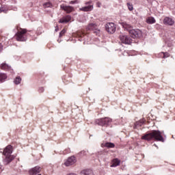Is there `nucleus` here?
Returning <instances> with one entry per match:
<instances>
[{"label":"nucleus","instance_id":"6e6552de","mask_svg":"<svg viewBox=\"0 0 175 175\" xmlns=\"http://www.w3.org/2000/svg\"><path fill=\"white\" fill-rule=\"evenodd\" d=\"M119 39L124 44H131L132 43V38L126 35H120Z\"/></svg>","mask_w":175,"mask_h":175},{"label":"nucleus","instance_id":"c9c22d12","mask_svg":"<svg viewBox=\"0 0 175 175\" xmlns=\"http://www.w3.org/2000/svg\"><path fill=\"white\" fill-rule=\"evenodd\" d=\"M0 152H2V149H0Z\"/></svg>","mask_w":175,"mask_h":175},{"label":"nucleus","instance_id":"dca6fc26","mask_svg":"<svg viewBox=\"0 0 175 175\" xmlns=\"http://www.w3.org/2000/svg\"><path fill=\"white\" fill-rule=\"evenodd\" d=\"M120 163H121V161H120L118 159H114L112 161L111 167H117V166H119Z\"/></svg>","mask_w":175,"mask_h":175},{"label":"nucleus","instance_id":"9b49d317","mask_svg":"<svg viewBox=\"0 0 175 175\" xmlns=\"http://www.w3.org/2000/svg\"><path fill=\"white\" fill-rule=\"evenodd\" d=\"M60 9H62V10H64V12H66L68 14L72 13V12H73L74 10L73 7L65 5L64 4L60 5Z\"/></svg>","mask_w":175,"mask_h":175},{"label":"nucleus","instance_id":"aec40b11","mask_svg":"<svg viewBox=\"0 0 175 175\" xmlns=\"http://www.w3.org/2000/svg\"><path fill=\"white\" fill-rule=\"evenodd\" d=\"M147 24H155L156 21L155 18L152 16L148 17L146 19Z\"/></svg>","mask_w":175,"mask_h":175},{"label":"nucleus","instance_id":"1a4fd4ad","mask_svg":"<svg viewBox=\"0 0 175 175\" xmlns=\"http://www.w3.org/2000/svg\"><path fill=\"white\" fill-rule=\"evenodd\" d=\"M75 162H77L76 157L75 156H72L68 158L64 163V165L65 166H72V165H75Z\"/></svg>","mask_w":175,"mask_h":175},{"label":"nucleus","instance_id":"b1692460","mask_svg":"<svg viewBox=\"0 0 175 175\" xmlns=\"http://www.w3.org/2000/svg\"><path fill=\"white\" fill-rule=\"evenodd\" d=\"M127 7L129 10H130V12H132V10H133V5L131 3H127Z\"/></svg>","mask_w":175,"mask_h":175},{"label":"nucleus","instance_id":"f257e3e1","mask_svg":"<svg viewBox=\"0 0 175 175\" xmlns=\"http://www.w3.org/2000/svg\"><path fill=\"white\" fill-rule=\"evenodd\" d=\"M142 139L147 140V142H150L153 139L156 140V142H161L162 143L165 142V139H163V137L159 131H152L147 133L142 137Z\"/></svg>","mask_w":175,"mask_h":175},{"label":"nucleus","instance_id":"c85d7f7f","mask_svg":"<svg viewBox=\"0 0 175 175\" xmlns=\"http://www.w3.org/2000/svg\"><path fill=\"white\" fill-rule=\"evenodd\" d=\"M66 33V30H65V29H64L59 33V38H61L62 36H64V35H65Z\"/></svg>","mask_w":175,"mask_h":175},{"label":"nucleus","instance_id":"a211bd4d","mask_svg":"<svg viewBox=\"0 0 175 175\" xmlns=\"http://www.w3.org/2000/svg\"><path fill=\"white\" fill-rule=\"evenodd\" d=\"M0 68L2 69L3 70H10L11 67L9 66V64L6 63H2L0 65Z\"/></svg>","mask_w":175,"mask_h":175},{"label":"nucleus","instance_id":"473e14b6","mask_svg":"<svg viewBox=\"0 0 175 175\" xmlns=\"http://www.w3.org/2000/svg\"><path fill=\"white\" fill-rule=\"evenodd\" d=\"M80 154H82L83 155H85V151L83 150L80 152Z\"/></svg>","mask_w":175,"mask_h":175},{"label":"nucleus","instance_id":"f704fd0d","mask_svg":"<svg viewBox=\"0 0 175 175\" xmlns=\"http://www.w3.org/2000/svg\"><path fill=\"white\" fill-rule=\"evenodd\" d=\"M154 147H158V146H157V144H154Z\"/></svg>","mask_w":175,"mask_h":175},{"label":"nucleus","instance_id":"7ed1b4c3","mask_svg":"<svg viewBox=\"0 0 175 175\" xmlns=\"http://www.w3.org/2000/svg\"><path fill=\"white\" fill-rule=\"evenodd\" d=\"M25 33H27V29H22L21 31H18L16 34V40H18V42H25V40H27Z\"/></svg>","mask_w":175,"mask_h":175},{"label":"nucleus","instance_id":"9d476101","mask_svg":"<svg viewBox=\"0 0 175 175\" xmlns=\"http://www.w3.org/2000/svg\"><path fill=\"white\" fill-rule=\"evenodd\" d=\"M40 172H42V167H40L39 166H36V167L31 168L29 171V173L30 175H36V174H39V173H40Z\"/></svg>","mask_w":175,"mask_h":175},{"label":"nucleus","instance_id":"423d86ee","mask_svg":"<svg viewBox=\"0 0 175 175\" xmlns=\"http://www.w3.org/2000/svg\"><path fill=\"white\" fill-rule=\"evenodd\" d=\"M85 7L79 8L81 12H91L94 10V4L92 3V1L85 2Z\"/></svg>","mask_w":175,"mask_h":175},{"label":"nucleus","instance_id":"39448f33","mask_svg":"<svg viewBox=\"0 0 175 175\" xmlns=\"http://www.w3.org/2000/svg\"><path fill=\"white\" fill-rule=\"evenodd\" d=\"M129 34L133 39H139L142 38L143 33H142V31L139 29H133L132 30H130Z\"/></svg>","mask_w":175,"mask_h":175},{"label":"nucleus","instance_id":"2eb2a0df","mask_svg":"<svg viewBox=\"0 0 175 175\" xmlns=\"http://www.w3.org/2000/svg\"><path fill=\"white\" fill-rule=\"evenodd\" d=\"M101 147H106L107 148H114L116 145L111 142H103L101 144Z\"/></svg>","mask_w":175,"mask_h":175},{"label":"nucleus","instance_id":"0eeeda50","mask_svg":"<svg viewBox=\"0 0 175 175\" xmlns=\"http://www.w3.org/2000/svg\"><path fill=\"white\" fill-rule=\"evenodd\" d=\"M105 29L108 33H114V32H116V29H117V27H116V25L114 23H109L106 24Z\"/></svg>","mask_w":175,"mask_h":175},{"label":"nucleus","instance_id":"412c9836","mask_svg":"<svg viewBox=\"0 0 175 175\" xmlns=\"http://www.w3.org/2000/svg\"><path fill=\"white\" fill-rule=\"evenodd\" d=\"M8 79V75L5 73H0V83H3Z\"/></svg>","mask_w":175,"mask_h":175},{"label":"nucleus","instance_id":"f8f14e48","mask_svg":"<svg viewBox=\"0 0 175 175\" xmlns=\"http://www.w3.org/2000/svg\"><path fill=\"white\" fill-rule=\"evenodd\" d=\"M122 27H123L124 31H128L129 33L131 32L133 29V27L132 25H129V23H126V22H122L120 23Z\"/></svg>","mask_w":175,"mask_h":175},{"label":"nucleus","instance_id":"e433bc0d","mask_svg":"<svg viewBox=\"0 0 175 175\" xmlns=\"http://www.w3.org/2000/svg\"><path fill=\"white\" fill-rule=\"evenodd\" d=\"M55 31H57V29H56Z\"/></svg>","mask_w":175,"mask_h":175},{"label":"nucleus","instance_id":"bb28decb","mask_svg":"<svg viewBox=\"0 0 175 175\" xmlns=\"http://www.w3.org/2000/svg\"><path fill=\"white\" fill-rule=\"evenodd\" d=\"M2 12L3 13H6V12H8V10H6V8H5V7H1L0 8V13H2Z\"/></svg>","mask_w":175,"mask_h":175},{"label":"nucleus","instance_id":"4c0bfd02","mask_svg":"<svg viewBox=\"0 0 175 175\" xmlns=\"http://www.w3.org/2000/svg\"><path fill=\"white\" fill-rule=\"evenodd\" d=\"M38 175H42V174H38Z\"/></svg>","mask_w":175,"mask_h":175},{"label":"nucleus","instance_id":"4be33fe9","mask_svg":"<svg viewBox=\"0 0 175 175\" xmlns=\"http://www.w3.org/2000/svg\"><path fill=\"white\" fill-rule=\"evenodd\" d=\"M14 84H16V85H18V84H20V83H21V77H16L15 78V79L14 80Z\"/></svg>","mask_w":175,"mask_h":175},{"label":"nucleus","instance_id":"ddd939ff","mask_svg":"<svg viewBox=\"0 0 175 175\" xmlns=\"http://www.w3.org/2000/svg\"><path fill=\"white\" fill-rule=\"evenodd\" d=\"M72 20V17L70 15H67L66 16L64 17L63 18L60 19L59 21V23L61 24H67L68 21H70Z\"/></svg>","mask_w":175,"mask_h":175},{"label":"nucleus","instance_id":"c756f323","mask_svg":"<svg viewBox=\"0 0 175 175\" xmlns=\"http://www.w3.org/2000/svg\"><path fill=\"white\" fill-rule=\"evenodd\" d=\"M39 92L42 93V92H44V88L41 87L39 88L38 90Z\"/></svg>","mask_w":175,"mask_h":175},{"label":"nucleus","instance_id":"4468645a","mask_svg":"<svg viewBox=\"0 0 175 175\" xmlns=\"http://www.w3.org/2000/svg\"><path fill=\"white\" fill-rule=\"evenodd\" d=\"M164 24L166 25H173L174 24V21L172 18L165 17L163 20Z\"/></svg>","mask_w":175,"mask_h":175},{"label":"nucleus","instance_id":"5701e85b","mask_svg":"<svg viewBox=\"0 0 175 175\" xmlns=\"http://www.w3.org/2000/svg\"><path fill=\"white\" fill-rule=\"evenodd\" d=\"M43 7L44 8V9L47 8H53V4H51V3L50 2H46L43 4Z\"/></svg>","mask_w":175,"mask_h":175},{"label":"nucleus","instance_id":"393cba45","mask_svg":"<svg viewBox=\"0 0 175 175\" xmlns=\"http://www.w3.org/2000/svg\"><path fill=\"white\" fill-rule=\"evenodd\" d=\"M143 124H144V120H139V121L135 122V126H142V125H143Z\"/></svg>","mask_w":175,"mask_h":175},{"label":"nucleus","instance_id":"a878e982","mask_svg":"<svg viewBox=\"0 0 175 175\" xmlns=\"http://www.w3.org/2000/svg\"><path fill=\"white\" fill-rule=\"evenodd\" d=\"M94 33H95L96 36H100V30L96 29L95 31H94Z\"/></svg>","mask_w":175,"mask_h":175},{"label":"nucleus","instance_id":"72a5a7b5","mask_svg":"<svg viewBox=\"0 0 175 175\" xmlns=\"http://www.w3.org/2000/svg\"><path fill=\"white\" fill-rule=\"evenodd\" d=\"M98 155H102V152H98Z\"/></svg>","mask_w":175,"mask_h":175},{"label":"nucleus","instance_id":"2f4dec72","mask_svg":"<svg viewBox=\"0 0 175 175\" xmlns=\"http://www.w3.org/2000/svg\"><path fill=\"white\" fill-rule=\"evenodd\" d=\"M70 3L71 5H74V3H77V1H71L70 2Z\"/></svg>","mask_w":175,"mask_h":175},{"label":"nucleus","instance_id":"20e7f679","mask_svg":"<svg viewBox=\"0 0 175 175\" xmlns=\"http://www.w3.org/2000/svg\"><path fill=\"white\" fill-rule=\"evenodd\" d=\"M111 122V119L110 118H103L97 119L95 121V124L100 125V126H105V125H110Z\"/></svg>","mask_w":175,"mask_h":175},{"label":"nucleus","instance_id":"f3484780","mask_svg":"<svg viewBox=\"0 0 175 175\" xmlns=\"http://www.w3.org/2000/svg\"><path fill=\"white\" fill-rule=\"evenodd\" d=\"M97 26L95 23H90L88 25L86 29L87 31H94V29H96Z\"/></svg>","mask_w":175,"mask_h":175},{"label":"nucleus","instance_id":"cd10ccee","mask_svg":"<svg viewBox=\"0 0 175 175\" xmlns=\"http://www.w3.org/2000/svg\"><path fill=\"white\" fill-rule=\"evenodd\" d=\"M162 54H163V58H167L170 57V54L167 52L162 53Z\"/></svg>","mask_w":175,"mask_h":175},{"label":"nucleus","instance_id":"7c9ffc66","mask_svg":"<svg viewBox=\"0 0 175 175\" xmlns=\"http://www.w3.org/2000/svg\"><path fill=\"white\" fill-rule=\"evenodd\" d=\"M3 51V46L2 45V44L0 43V53H2Z\"/></svg>","mask_w":175,"mask_h":175},{"label":"nucleus","instance_id":"f03ea898","mask_svg":"<svg viewBox=\"0 0 175 175\" xmlns=\"http://www.w3.org/2000/svg\"><path fill=\"white\" fill-rule=\"evenodd\" d=\"M13 152V148L11 145H8L3 150V155H5V158L3 159L4 165H9L13 159H14V157L12 156V153Z\"/></svg>","mask_w":175,"mask_h":175},{"label":"nucleus","instance_id":"6ab92c4d","mask_svg":"<svg viewBox=\"0 0 175 175\" xmlns=\"http://www.w3.org/2000/svg\"><path fill=\"white\" fill-rule=\"evenodd\" d=\"M81 175H94L92 170H83L81 172Z\"/></svg>","mask_w":175,"mask_h":175}]
</instances>
